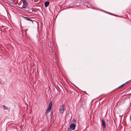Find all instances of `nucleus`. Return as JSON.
<instances>
[{
    "label": "nucleus",
    "mask_w": 131,
    "mask_h": 131,
    "mask_svg": "<svg viewBox=\"0 0 131 131\" xmlns=\"http://www.w3.org/2000/svg\"><path fill=\"white\" fill-rule=\"evenodd\" d=\"M51 107L52 102H51L48 105V107L47 108L46 113V116H47L48 113H49L50 112V111H51Z\"/></svg>",
    "instance_id": "nucleus-1"
},
{
    "label": "nucleus",
    "mask_w": 131,
    "mask_h": 131,
    "mask_svg": "<svg viewBox=\"0 0 131 131\" xmlns=\"http://www.w3.org/2000/svg\"><path fill=\"white\" fill-rule=\"evenodd\" d=\"M64 105H60L59 110V112L60 113L62 114L64 112L65 110L64 108Z\"/></svg>",
    "instance_id": "nucleus-2"
},
{
    "label": "nucleus",
    "mask_w": 131,
    "mask_h": 131,
    "mask_svg": "<svg viewBox=\"0 0 131 131\" xmlns=\"http://www.w3.org/2000/svg\"><path fill=\"white\" fill-rule=\"evenodd\" d=\"M76 126L75 124L74 123H73L70 125V129H72V130H74Z\"/></svg>",
    "instance_id": "nucleus-3"
},
{
    "label": "nucleus",
    "mask_w": 131,
    "mask_h": 131,
    "mask_svg": "<svg viewBox=\"0 0 131 131\" xmlns=\"http://www.w3.org/2000/svg\"><path fill=\"white\" fill-rule=\"evenodd\" d=\"M102 123V126L104 127V128H105L106 127V125L104 119L103 118H101Z\"/></svg>",
    "instance_id": "nucleus-4"
},
{
    "label": "nucleus",
    "mask_w": 131,
    "mask_h": 131,
    "mask_svg": "<svg viewBox=\"0 0 131 131\" xmlns=\"http://www.w3.org/2000/svg\"><path fill=\"white\" fill-rule=\"evenodd\" d=\"M50 2L49 1H47L45 3V6L46 7H48L49 4Z\"/></svg>",
    "instance_id": "nucleus-5"
},
{
    "label": "nucleus",
    "mask_w": 131,
    "mask_h": 131,
    "mask_svg": "<svg viewBox=\"0 0 131 131\" xmlns=\"http://www.w3.org/2000/svg\"><path fill=\"white\" fill-rule=\"evenodd\" d=\"M23 17V18L27 20H28L29 21H31L32 23H33V21L32 20H31V19H30L29 18H28L27 17H25L24 16H22Z\"/></svg>",
    "instance_id": "nucleus-6"
},
{
    "label": "nucleus",
    "mask_w": 131,
    "mask_h": 131,
    "mask_svg": "<svg viewBox=\"0 0 131 131\" xmlns=\"http://www.w3.org/2000/svg\"><path fill=\"white\" fill-rule=\"evenodd\" d=\"M3 106L4 107V110H8V108L7 107L5 106L4 105H3Z\"/></svg>",
    "instance_id": "nucleus-7"
},
{
    "label": "nucleus",
    "mask_w": 131,
    "mask_h": 131,
    "mask_svg": "<svg viewBox=\"0 0 131 131\" xmlns=\"http://www.w3.org/2000/svg\"><path fill=\"white\" fill-rule=\"evenodd\" d=\"M126 83H124L122 85H121V86H119V87H118V88H121V87H122L125 84H126Z\"/></svg>",
    "instance_id": "nucleus-8"
},
{
    "label": "nucleus",
    "mask_w": 131,
    "mask_h": 131,
    "mask_svg": "<svg viewBox=\"0 0 131 131\" xmlns=\"http://www.w3.org/2000/svg\"><path fill=\"white\" fill-rule=\"evenodd\" d=\"M88 6H89L90 7L92 6L91 5V4H89L88 5H87Z\"/></svg>",
    "instance_id": "nucleus-9"
},
{
    "label": "nucleus",
    "mask_w": 131,
    "mask_h": 131,
    "mask_svg": "<svg viewBox=\"0 0 131 131\" xmlns=\"http://www.w3.org/2000/svg\"><path fill=\"white\" fill-rule=\"evenodd\" d=\"M30 10H31V11H32V12H35V11H34V10H32V9H30Z\"/></svg>",
    "instance_id": "nucleus-10"
},
{
    "label": "nucleus",
    "mask_w": 131,
    "mask_h": 131,
    "mask_svg": "<svg viewBox=\"0 0 131 131\" xmlns=\"http://www.w3.org/2000/svg\"><path fill=\"white\" fill-rule=\"evenodd\" d=\"M15 0H11V1H12L13 2H14V1H15Z\"/></svg>",
    "instance_id": "nucleus-11"
},
{
    "label": "nucleus",
    "mask_w": 131,
    "mask_h": 131,
    "mask_svg": "<svg viewBox=\"0 0 131 131\" xmlns=\"http://www.w3.org/2000/svg\"><path fill=\"white\" fill-rule=\"evenodd\" d=\"M0 84H2L0 81Z\"/></svg>",
    "instance_id": "nucleus-12"
},
{
    "label": "nucleus",
    "mask_w": 131,
    "mask_h": 131,
    "mask_svg": "<svg viewBox=\"0 0 131 131\" xmlns=\"http://www.w3.org/2000/svg\"><path fill=\"white\" fill-rule=\"evenodd\" d=\"M43 131H44V130Z\"/></svg>",
    "instance_id": "nucleus-13"
}]
</instances>
